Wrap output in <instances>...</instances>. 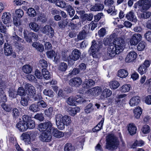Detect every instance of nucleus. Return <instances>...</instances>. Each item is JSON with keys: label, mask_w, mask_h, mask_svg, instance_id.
Wrapping results in <instances>:
<instances>
[{"label": "nucleus", "mask_w": 151, "mask_h": 151, "mask_svg": "<svg viewBox=\"0 0 151 151\" xmlns=\"http://www.w3.org/2000/svg\"><path fill=\"white\" fill-rule=\"evenodd\" d=\"M125 47L124 40L121 37H116L113 43L109 47L107 54L110 58H113L115 55L122 51Z\"/></svg>", "instance_id": "1"}, {"label": "nucleus", "mask_w": 151, "mask_h": 151, "mask_svg": "<svg viewBox=\"0 0 151 151\" xmlns=\"http://www.w3.org/2000/svg\"><path fill=\"white\" fill-rule=\"evenodd\" d=\"M56 124L58 128L63 130L65 128V126L70 125L72 122L71 117L68 116H64L60 114H58L55 116Z\"/></svg>", "instance_id": "2"}, {"label": "nucleus", "mask_w": 151, "mask_h": 151, "mask_svg": "<svg viewBox=\"0 0 151 151\" xmlns=\"http://www.w3.org/2000/svg\"><path fill=\"white\" fill-rule=\"evenodd\" d=\"M92 45L89 50V52L93 58H99L101 55V49L102 47V42H96L95 40L93 41Z\"/></svg>", "instance_id": "3"}, {"label": "nucleus", "mask_w": 151, "mask_h": 151, "mask_svg": "<svg viewBox=\"0 0 151 151\" xmlns=\"http://www.w3.org/2000/svg\"><path fill=\"white\" fill-rule=\"evenodd\" d=\"M119 142L117 138L114 134L109 135L106 138V148L109 150L116 149L119 145Z\"/></svg>", "instance_id": "4"}, {"label": "nucleus", "mask_w": 151, "mask_h": 151, "mask_svg": "<svg viewBox=\"0 0 151 151\" xmlns=\"http://www.w3.org/2000/svg\"><path fill=\"white\" fill-rule=\"evenodd\" d=\"M36 134L32 131L23 133L20 136V139L26 144H29L36 138Z\"/></svg>", "instance_id": "5"}, {"label": "nucleus", "mask_w": 151, "mask_h": 151, "mask_svg": "<svg viewBox=\"0 0 151 151\" xmlns=\"http://www.w3.org/2000/svg\"><path fill=\"white\" fill-rule=\"evenodd\" d=\"M0 87H2L4 89H9V96L10 97L12 98H14L16 97L17 94L14 89L11 88L8 84L5 83L4 77L3 76L1 78L0 77Z\"/></svg>", "instance_id": "6"}, {"label": "nucleus", "mask_w": 151, "mask_h": 151, "mask_svg": "<svg viewBox=\"0 0 151 151\" xmlns=\"http://www.w3.org/2000/svg\"><path fill=\"white\" fill-rule=\"evenodd\" d=\"M102 91L101 88L99 86H96L88 90L86 94L89 97H94L98 96Z\"/></svg>", "instance_id": "7"}, {"label": "nucleus", "mask_w": 151, "mask_h": 151, "mask_svg": "<svg viewBox=\"0 0 151 151\" xmlns=\"http://www.w3.org/2000/svg\"><path fill=\"white\" fill-rule=\"evenodd\" d=\"M139 6H142L143 9L147 10L151 6V0H140L134 4V6L135 8Z\"/></svg>", "instance_id": "8"}, {"label": "nucleus", "mask_w": 151, "mask_h": 151, "mask_svg": "<svg viewBox=\"0 0 151 151\" xmlns=\"http://www.w3.org/2000/svg\"><path fill=\"white\" fill-rule=\"evenodd\" d=\"M52 124L50 121L44 123H41L39 124L38 129L40 132H47L51 131L52 128Z\"/></svg>", "instance_id": "9"}, {"label": "nucleus", "mask_w": 151, "mask_h": 151, "mask_svg": "<svg viewBox=\"0 0 151 151\" xmlns=\"http://www.w3.org/2000/svg\"><path fill=\"white\" fill-rule=\"evenodd\" d=\"M142 37V36L140 34H134L128 42V44L131 45H136L141 40Z\"/></svg>", "instance_id": "10"}, {"label": "nucleus", "mask_w": 151, "mask_h": 151, "mask_svg": "<svg viewBox=\"0 0 151 151\" xmlns=\"http://www.w3.org/2000/svg\"><path fill=\"white\" fill-rule=\"evenodd\" d=\"M22 120L26 123L27 130L28 129H33L35 127V124L34 121L30 119L28 115H24L23 116Z\"/></svg>", "instance_id": "11"}, {"label": "nucleus", "mask_w": 151, "mask_h": 151, "mask_svg": "<svg viewBox=\"0 0 151 151\" xmlns=\"http://www.w3.org/2000/svg\"><path fill=\"white\" fill-rule=\"evenodd\" d=\"M52 134L51 132L49 131L44 132L41 134L39 136L40 140L44 142H49L52 139Z\"/></svg>", "instance_id": "12"}, {"label": "nucleus", "mask_w": 151, "mask_h": 151, "mask_svg": "<svg viewBox=\"0 0 151 151\" xmlns=\"http://www.w3.org/2000/svg\"><path fill=\"white\" fill-rule=\"evenodd\" d=\"M41 31L42 33L48 35L50 37H52L54 35L53 29L49 25L45 26L42 29Z\"/></svg>", "instance_id": "13"}, {"label": "nucleus", "mask_w": 151, "mask_h": 151, "mask_svg": "<svg viewBox=\"0 0 151 151\" xmlns=\"http://www.w3.org/2000/svg\"><path fill=\"white\" fill-rule=\"evenodd\" d=\"M28 33L27 31L24 30V38L26 41L29 42H32L31 38L32 39H35V40H36L38 39V36L36 35L34 32H30L28 34V36L27 35V33Z\"/></svg>", "instance_id": "14"}, {"label": "nucleus", "mask_w": 151, "mask_h": 151, "mask_svg": "<svg viewBox=\"0 0 151 151\" xmlns=\"http://www.w3.org/2000/svg\"><path fill=\"white\" fill-rule=\"evenodd\" d=\"M81 55V52L78 50L76 49H74L72 52L71 55L69 56V62L70 60V61L72 60V63H74L73 61L74 62V61L78 60Z\"/></svg>", "instance_id": "15"}, {"label": "nucleus", "mask_w": 151, "mask_h": 151, "mask_svg": "<svg viewBox=\"0 0 151 151\" xmlns=\"http://www.w3.org/2000/svg\"><path fill=\"white\" fill-rule=\"evenodd\" d=\"M137 53L134 51H131L127 55L125 59V61L127 63H131L134 62L136 59Z\"/></svg>", "instance_id": "16"}, {"label": "nucleus", "mask_w": 151, "mask_h": 151, "mask_svg": "<svg viewBox=\"0 0 151 151\" xmlns=\"http://www.w3.org/2000/svg\"><path fill=\"white\" fill-rule=\"evenodd\" d=\"M11 18V14L10 13L4 12L1 16V19L3 23L5 24H7L10 23Z\"/></svg>", "instance_id": "17"}, {"label": "nucleus", "mask_w": 151, "mask_h": 151, "mask_svg": "<svg viewBox=\"0 0 151 151\" xmlns=\"http://www.w3.org/2000/svg\"><path fill=\"white\" fill-rule=\"evenodd\" d=\"M50 131L52 134V135L56 138H61L63 137L64 135L63 132L60 131L56 128L52 127Z\"/></svg>", "instance_id": "18"}, {"label": "nucleus", "mask_w": 151, "mask_h": 151, "mask_svg": "<svg viewBox=\"0 0 151 151\" xmlns=\"http://www.w3.org/2000/svg\"><path fill=\"white\" fill-rule=\"evenodd\" d=\"M82 82L81 78L76 77L71 79L69 81V83L72 86H78L81 85Z\"/></svg>", "instance_id": "19"}, {"label": "nucleus", "mask_w": 151, "mask_h": 151, "mask_svg": "<svg viewBox=\"0 0 151 151\" xmlns=\"http://www.w3.org/2000/svg\"><path fill=\"white\" fill-rule=\"evenodd\" d=\"M95 82L91 79H86L83 82V86L85 88L87 89L94 86Z\"/></svg>", "instance_id": "20"}, {"label": "nucleus", "mask_w": 151, "mask_h": 151, "mask_svg": "<svg viewBox=\"0 0 151 151\" xmlns=\"http://www.w3.org/2000/svg\"><path fill=\"white\" fill-rule=\"evenodd\" d=\"M140 102V97L138 96L132 98L129 101V104L131 106H134L137 105Z\"/></svg>", "instance_id": "21"}, {"label": "nucleus", "mask_w": 151, "mask_h": 151, "mask_svg": "<svg viewBox=\"0 0 151 151\" xmlns=\"http://www.w3.org/2000/svg\"><path fill=\"white\" fill-rule=\"evenodd\" d=\"M26 123L25 122L21 121L19 122L16 125L17 128L20 132H24L27 130L26 125Z\"/></svg>", "instance_id": "22"}, {"label": "nucleus", "mask_w": 151, "mask_h": 151, "mask_svg": "<svg viewBox=\"0 0 151 151\" xmlns=\"http://www.w3.org/2000/svg\"><path fill=\"white\" fill-rule=\"evenodd\" d=\"M112 91L108 88L105 89L102 92L100 96L101 99H104L105 98L110 97L112 94Z\"/></svg>", "instance_id": "23"}, {"label": "nucleus", "mask_w": 151, "mask_h": 151, "mask_svg": "<svg viewBox=\"0 0 151 151\" xmlns=\"http://www.w3.org/2000/svg\"><path fill=\"white\" fill-rule=\"evenodd\" d=\"M80 110L79 107H75L73 108L69 107L68 108L67 112L69 115L72 116H74L78 112H79Z\"/></svg>", "instance_id": "24"}, {"label": "nucleus", "mask_w": 151, "mask_h": 151, "mask_svg": "<svg viewBox=\"0 0 151 151\" xmlns=\"http://www.w3.org/2000/svg\"><path fill=\"white\" fill-rule=\"evenodd\" d=\"M11 38L16 42V45L18 46L19 47H20L21 46V43H23L24 41L23 39L19 37L15 33L13 34Z\"/></svg>", "instance_id": "25"}, {"label": "nucleus", "mask_w": 151, "mask_h": 151, "mask_svg": "<svg viewBox=\"0 0 151 151\" xmlns=\"http://www.w3.org/2000/svg\"><path fill=\"white\" fill-rule=\"evenodd\" d=\"M127 127L128 130L131 135H133L136 133L137 128L134 124L130 123Z\"/></svg>", "instance_id": "26"}, {"label": "nucleus", "mask_w": 151, "mask_h": 151, "mask_svg": "<svg viewBox=\"0 0 151 151\" xmlns=\"http://www.w3.org/2000/svg\"><path fill=\"white\" fill-rule=\"evenodd\" d=\"M4 53L6 55L9 56L13 53L12 47L8 43H5L4 45Z\"/></svg>", "instance_id": "27"}, {"label": "nucleus", "mask_w": 151, "mask_h": 151, "mask_svg": "<svg viewBox=\"0 0 151 151\" xmlns=\"http://www.w3.org/2000/svg\"><path fill=\"white\" fill-rule=\"evenodd\" d=\"M126 17L128 20L134 22L137 21V19L135 15L132 11H130L126 15Z\"/></svg>", "instance_id": "28"}, {"label": "nucleus", "mask_w": 151, "mask_h": 151, "mask_svg": "<svg viewBox=\"0 0 151 151\" xmlns=\"http://www.w3.org/2000/svg\"><path fill=\"white\" fill-rule=\"evenodd\" d=\"M25 89L27 91L30 95H33L35 93L36 90L35 87L32 85L29 84H27L25 86Z\"/></svg>", "instance_id": "29"}, {"label": "nucleus", "mask_w": 151, "mask_h": 151, "mask_svg": "<svg viewBox=\"0 0 151 151\" xmlns=\"http://www.w3.org/2000/svg\"><path fill=\"white\" fill-rule=\"evenodd\" d=\"M133 113L135 117L137 119H138L142 114V109L140 107L138 106L134 109Z\"/></svg>", "instance_id": "30"}, {"label": "nucleus", "mask_w": 151, "mask_h": 151, "mask_svg": "<svg viewBox=\"0 0 151 151\" xmlns=\"http://www.w3.org/2000/svg\"><path fill=\"white\" fill-rule=\"evenodd\" d=\"M116 34L114 32L112 34H111L109 37L106 39L105 38L104 40V44L106 45H109V47L111 45H110V42L112 41L111 39L114 38V39L115 38H116Z\"/></svg>", "instance_id": "31"}, {"label": "nucleus", "mask_w": 151, "mask_h": 151, "mask_svg": "<svg viewBox=\"0 0 151 151\" xmlns=\"http://www.w3.org/2000/svg\"><path fill=\"white\" fill-rule=\"evenodd\" d=\"M128 75L127 71L124 69H121L118 71L117 76L119 77L122 78H124Z\"/></svg>", "instance_id": "32"}, {"label": "nucleus", "mask_w": 151, "mask_h": 151, "mask_svg": "<svg viewBox=\"0 0 151 151\" xmlns=\"http://www.w3.org/2000/svg\"><path fill=\"white\" fill-rule=\"evenodd\" d=\"M138 17L140 19L147 18L151 15V13L148 11L144 12L142 13L138 12L137 13Z\"/></svg>", "instance_id": "33"}, {"label": "nucleus", "mask_w": 151, "mask_h": 151, "mask_svg": "<svg viewBox=\"0 0 151 151\" xmlns=\"http://www.w3.org/2000/svg\"><path fill=\"white\" fill-rule=\"evenodd\" d=\"M141 130V134L142 136H144L145 134H148L150 132V127L147 125H145L142 127Z\"/></svg>", "instance_id": "34"}, {"label": "nucleus", "mask_w": 151, "mask_h": 151, "mask_svg": "<svg viewBox=\"0 0 151 151\" xmlns=\"http://www.w3.org/2000/svg\"><path fill=\"white\" fill-rule=\"evenodd\" d=\"M29 27L32 30L35 32H37L40 29V26L35 22H31L29 24Z\"/></svg>", "instance_id": "35"}, {"label": "nucleus", "mask_w": 151, "mask_h": 151, "mask_svg": "<svg viewBox=\"0 0 151 151\" xmlns=\"http://www.w3.org/2000/svg\"><path fill=\"white\" fill-rule=\"evenodd\" d=\"M104 7V6L103 4H96L91 8V9L92 11H100L102 10Z\"/></svg>", "instance_id": "36"}, {"label": "nucleus", "mask_w": 151, "mask_h": 151, "mask_svg": "<svg viewBox=\"0 0 151 151\" xmlns=\"http://www.w3.org/2000/svg\"><path fill=\"white\" fill-rule=\"evenodd\" d=\"M32 45L38 51L40 52H42L44 50V48L43 45L39 43L35 42L33 43Z\"/></svg>", "instance_id": "37"}, {"label": "nucleus", "mask_w": 151, "mask_h": 151, "mask_svg": "<svg viewBox=\"0 0 151 151\" xmlns=\"http://www.w3.org/2000/svg\"><path fill=\"white\" fill-rule=\"evenodd\" d=\"M27 13L29 17H35L37 14L36 11L32 8H29L27 11Z\"/></svg>", "instance_id": "38"}, {"label": "nucleus", "mask_w": 151, "mask_h": 151, "mask_svg": "<svg viewBox=\"0 0 151 151\" xmlns=\"http://www.w3.org/2000/svg\"><path fill=\"white\" fill-rule=\"evenodd\" d=\"M42 75L44 78L46 80H48L50 78V73L46 69V68H43L42 70Z\"/></svg>", "instance_id": "39"}, {"label": "nucleus", "mask_w": 151, "mask_h": 151, "mask_svg": "<svg viewBox=\"0 0 151 151\" xmlns=\"http://www.w3.org/2000/svg\"><path fill=\"white\" fill-rule=\"evenodd\" d=\"M22 70L24 73H29L32 71V67L29 65H25L22 67Z\"/></svg>", "instance_id": "40"}, {"label": "nucleus", "mask_w": 151, "mask_h": 151, "mask_svg": "<svg viewBox=\"0 0 151 151\" xmlns=\"http://www.w3.org/2000/svg\"><path fill=\"white\" fill-rule=\"evenodd\" d=\"M44 94L50 97L54 96V93L50 89L47 88L44 89L43 91Z\"/></svg>", "instance_id": "41"}, {"label": "nucleus", "mask_w": 151, "mask_h": 151, "mask_svg": "<svg viewBox=\"0 0 151 151\" xmlns=\"http://www.w3.org/2000/svg\"><path fill=\"white\" fill-rule=\"evenodd\" d=\"M119 83L116 81H112L109 83V86L111 89H116L119 86Z\"/></svg>", "instance_id": "42"}, {"label": "nucleus", "mask_w": 151, "mask_h": 151, "mask_svg": "<svg viewBox=\"0 0 151 151\" xmlns=\"http://www.w3.org/2000/svg\"><path fill=\"white\" fill-rule=\"evenodd\" d=\"M131 87V86L130 84H124L120 88V90L123 92H127L129 91Z\"/></svg>", "instance_id": "43"}, {"label": "nucleus", "mask_w": 151, "mask_h": 151, "mask_svg": "<svg viewBox=\"0 0 151 151\" xmlns=\"http://www.w3.org/2000/svg\"><path fill=\"white\" fill-rule=\"evenodd\" d=\"M67 103L70 105L75 106L76 104V101L75 97L70 96L68 99L67 101Z\"/></svg>", "instance_id": "44"}, {"label": "nucleus", "mask_w": 151, "mask_h": 151, "mask_svg": "<svg viewBox=\"0 0 151 151\" xmlns=\"http://www.w3.org/2000/svg\"><path fill=\"white\" fill-rule=\"evenodd\" d=\"M144 144V142L141 140H136L133 143L132 147L134 148L137 146L141 147L143 146Z\"/></svg>", "instance_id": "45"}, {"label": "nucleus", "mask_w": 151, "mask_h": 151, "mask_svg": "<svg viewBox=\"0 0 151 151\" xmlns=\"http://www.w3.org/2000/svg\"><path fill=\"white\" fill-rule=\"evenodd\" d=\"M67 67L68 66L66 63H62L59 66L58 70L59 71L63 73L66 71Z\"/></svg>", "instance_id": "46"}, {"label": "nucleus", "mask_w": 151, "mask_h": 151, "mask_svg": "<svg viewBox=\"0 0 151 151\" xmlns=\"http://www.w3.org/2000/svg\"><path fill=\"white\" fill-rule=\"evenodd\" d=\"M147 46L146 43L143 41L140 42L137 45V50L139 51L143 50Z\"/></svg>", "instance_id": "47"}, {"label": "nucleus", "mask_w": 151, "mask_h": 151, "mask_svg": "<svg viewBox=\"0 0 151 151\" xmlns=\"http://www.w3.org/2000/svg\"><path fill=\"white\" fill-rule=\"evenodd\" d=\"M94 110V108L91 104H88L85 107L84 111L86 113L88 114L93 112Z\"/></svg>", "instance_id": "48"}, {"label": "nucleus", "mask_w": 151, "mask_h": 151, "mask_svg": "<svg viewBox=\"0 0 151 151\" xmlns=\"http://www.w3.org/2000/svg\"><path fill=\"white\" fill-rule=\"evenodd\" d=\"M66 10L68 12L69 15L70 17H72L75 14L74 10L73 8V7L70 5H68L65 6Z\"/></svg>", "instance_id": "49"}, {"label": "nucleus", "mask_w": 151, "mask_h": 151, "mask_svg": "<svg viewBox=\"0 0 151 151\" xmlns=\"http://www.w3.org/2000/svg\"><path fill=\"white\" fill-rule=\"evenodd\" d=\"M64 151H74V147L70 143L66 144L64 147Z\"/></svg>", "instance_id": "50"}, {"label": "nucleus", "mask_w": 151, "mask_h": 151, "mask_svg": "<svg viewBox=\"0 0 151 151\" xmlns=\"http://www.w3.org/2000/svg\"><path fill=\"white\" fill-rule=\"evenodd\" d=\"M45 115L47 116L51 117L52 114L54 113L53 111V108L51 107L45 110Z\"/></svg>", "instance_id": "51"}, {"label": "nucleus", "mask_w": 151, "mask_h": 151, "mask_svg": "<svg viewBox=\"0 0 151 151\" xmlns=\"http://www.w3.org/2000/svg\"><path fill=\"white\" fill-rule=\"evenodd\" d=\"M137 71L140 74L142 75L146 72L147 69L141 65L139 67Z\"/></svg>", "instance_id": "52"}, {"label": "nucleus", "mask_w": 151, "mask_h": 151, "mask_svg": "<svg viewBox=\"0 0 151 151\" xmlns=\"http://www.w3.org/2000/svg\"><path fill=\"white\" fill-rule=\"evenodd\" d=\"M30 110L33 112H37L39 110L37 104H32L29 107Z\"/></svg>", "instance_id": "53"}, {"label": "nucleus", "mask_w": 151, "mask_h": 151, "mask_svg": "<svg viewBox=\"0 0 151 151\" xmlns=\"http://www.w3.org/2000/svg\"><path fill=\"white\" fill-rule=\"evenodd\" d=\"M56 4L58 6L61 7H65L66 3L64 2L63 0H57L56 2Z\"/></svg>", "instance_id": "54"}, {"label": "nucleus", "mask_w": 151, "mask_h": 151, "mask_svg": "<svg viewBox=\"0 0 151 151\" xmlns=\"http://www.w3.org/2000/svg\"><path fill=\"white\" fill-rule=\"evenodd\" d=\"M13 22L14 25L17 27L21 25L22 21L20 19L15 17L13 19Z\"/></svg>", "instance_id": "55"}, {"label": "nucleus", "mask_w": 151, "mask_h": 151, "mask_svg": "<svg viewBox=\"0 0 151 151\" xmlns=\"http://www.w3.org/2000/svg\"><path fill=\"white\" fill-rule=\"evenodd\" d=\"M29 99L28 97H23L21 98V103L23 106H26L28 104V101Z\"/></svg>", "instance_id": "56"}, {"label": "nucleus", "mask_w": 151, "mask_h": 151, "mask_svg": "<svg viewBox=\"0 0 151 151\" xmlns=\"http://www.w3.org/2000/svg\"><path fill=\"white\" fill-rule=\"evenodd\" d=\"M15 13L16 16L19 18H21L24 14L23 11L22 10L19 9L16 10L15 11Z\"/></svg>", "instance_id": "57"}, {"label": "nucleus", "mask_w": 151, "mask_h": 151, "mask_svg": "<svg viewBox=\"0 0 151 151\" xmlns=\"http://www.w3.org/2000/svg\"><path fill=\"white\" fill-rule=\"evenodd\" d=\"M93 17V15L92 14H85L82 16V19L83 20L87 19L88 21H91L92 20Z\"/></svg>", "instance_id": "58"}, {"label": "nucleus", "mask_w": 151, "mask_h": 151, "mask_svg": "<svg viewBox=\"0 0 151 151\" xmlns=\"http://www.w3.org/2000/svg\"><path fill=\"white\" fill-rule=\"evenodd\" d=\"M40 20L43 22H45L47 20L46 17L44 14H41L38 16L37 18V20Z\"/></svg>", "instance_id": "59"}, {"label": "nucleus", "mask_w": 151, "mask_h": 151, "mask_svg": "<svg viewBox=\"0 0 151 151\" xmlns=\"http://www.w3.org/2000/svg\"><path fill=\"white\" fill-rule=\"evenodd\" d=\"M20 113L19 110L17 108H14L12 110V115L14 118H16L19 117Z\"/></svg>", "instance_id": "60"}, {"label": "nucleus", "mask_w": 151, "mask_h": 151, "mask_svg": "<svg viewBox=\"0 0 151 151\" xmlns=\"http://www.w3.org/2000/svg\"><path fill=\"white\" fill-rule=\"evenodd\" d=\"M0 95L3 102H5L7 101V98L6 95L5 94L4 91L1 88H0Z\"/></svg>", "instance_id": "61"}, {"label": "nucleus", "mask_w": 151, "mask_h": 151, "mask_svg": "<svg viewBox=\"0 0 151 151\" xmlns=\"http://www.w3.org/2000/svg\"><path fill=\"white\" fill-rule=\"evenodd\" d=\"M86 32L85 30H83L79 33L78 36V38L79 40H83L86 37Z\"/></svg>", "instance_id": "62"}, {"label": "nucleus", "mask_w": 151, "mask_h": 151, "mask_svg": "<svg viewBox=\"0 0 151 151\" xmlns=\"http://www.w3.org/2000/svg\"><path fill=\"white\" fill-rule=\"evenodd\" d=\"M145 103L147 105H151V95H149L145 96L144 98Z\"/></svg>", "instance_id": "63"}, {"label": "nucleus", "mask_w": 151, "mask_h": 151, "mask_svg": "<svg viewBox=\"0 0 151 151\" xmlns=\"http://www.w3.org/2000/svg\"><path fill=\"white\" fill-rule=\"evenodd\" d=\"M144 37L149 42H151V31H148L144 34Z\"/></svg>", "instance_id": "64"}]
</instances>
